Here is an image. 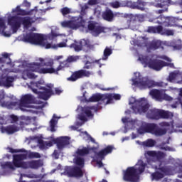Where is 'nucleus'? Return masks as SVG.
<instances>
[{
    "mask_svg": "<svg viewBox=\"0 0 182 182\" xmlns=\"http://www.w3.org/2000/svg\"><path fill=\"white\" fill-rule=\"evenodd\" d=\"M156 170H159V171H161L162 173H166L167 171V169H166V167L162 166L161 167V162H160V164L159 166H155Z\"/></svg>",
    "mask_w": 182,
    "mask_h": 182,
    "instance_id": "52",
    "label": "nucleus"
},
{
    "mask_svg": "<svg viewBox=\"0 0 182 182\" xmlns=\"http://www.w3.org/2000/svg\"><path fill=\"white\" fill-rule=\"evenodd\" d=\"M9 25L11 26L13 33H16V32H18V29L21 28V23H10Z\"/></svg>",
    "mask_w": 182,
    "mask_h": 182,
    "instance_id": "46",
    "label": "nucleus"
},
{
    "mask_svg": "<svg viewBox=\"0 0 182 182\" xmlns=\"http://www.w3.org/2000/svg\"><path fill=\"white\" fill-rule=\"evenodd\" d=\"M53 60L50 59L48 61H46L43 65V66H46L48 68H41V67L42 66L41 63H36L33 64H31L29 69L31 72H37V73H40L41 75H46L48 73H49L50 75H52V73H55L56 75H58V72L59 70H62V65H60L56 69H55L53 68Z\"/></svg>",
    "mask_w": 182,
    "mask_h": 182,
    "instance_id": "5",
    "label": "nucleus"
},
{
    "mask_svg": "<svg viewBox=\"0 0 182 182\" xmlns=\"http://www.w3.org/2000/svg\"><path fill=\"white\" fill-rule=\"evenodd\" d=\"M164 66H169V68H171L172 69H174V63H166V61H163V68Z\"/></svg>",
    "mask_w": 182,
    "mask_h": 182,
    "instance_id": "56",
    "label": "nucleus"
},
{
    "mask_svg": "<svg viewBox=\"0 0 182 182\" xmlns=\"http://www.w3.org/2000/svg\"><path fill=\"white\" fill-rule=\"evenodd\" d=\"M139 60H141L142 63L146 65V66L150 69H153L154 70H156L157 72L163 69V60H151L150 57L147 55H142L139 58Z\"/></svg>",
    "mask_w": 182,
    "mask_h": 182,
    "instance_id": "9",
    "label": "nucleus"
},
{
    "mask_svg": "<svg viewBox=\"0 0 182 182\" xmlns=\"http://www.w3.org/2000/svg\"><path fill=\"white\" fill-rule=\"evenodd\" d=\"M58 36H59V34L55 33L53 31H51V33L46 36V39L47 41H55Z\"/></svg>",
    "mask_w": 182,
    "mask_h": 182,
    "instance_id": "44",
    "label": "nucleus"
},
{
    "mask_svg": "<svg viewBox=\"0 0 182 182\" xmlns=\"http://www.w3.org/2000/svg\"><path fill=\"white\" fill-rule=\"evenodd\" d=\"M62 174L67 176V177H75V178H80L84 175L82 168L79 166H65Z\"/></svg>",
    "mask_w": 182,
    "mask_h": 182,
    "instance_id": "11",
    "label": "nucleus"
},
{
    "mask_svg": "<svg viewBox=\"0 0 182 182\" xmlns=\"http://www.w3.org/2000/svg\"><path fill=\"white\" fill-rule=\"evenodd\" d=\"M173 48L175 50H180L182 49V46L180 44H176V45L173 46Z\"/></svg>",
    "mask_w": 182,
    "mask_h": 182,
    "instance_id": "59",
    "label": "nucleus"
},
{
    "mask_svg": "<svg viewBox=\"0 0 182 182\" xmlns=\"http://www.w3.org/2000/svg\"><path fill=\"white\" fill-rule=\"evenodd\" d=\"M149 22L154 23H176L177 22H182V18H178L173 16L165 17L160 16L159 17L154 19H150Z\"/></svg>",
    "mask_w": 182,
    "mask_h": 182,
    "instance_id": "12",
    "label": "nucleus"
},
{
    "mask_svg": "<svg viewBox=\"0 0 182 182\" xmlns=\"http://www.w3.org/2000/svg\"><path fill=\"white\" fill-rule=\"evenodd\" d=\"M10 119H11V123H16L19 120V117L15 114L10 115Z\"/></svg>",
    "mask_w": 182,
    "mask_h": 182,
    "instance_id": "54",
    "label": "nucleus"
},
{
    "mask_svg": "<svg viewBox=\"0 0 182 182\" xmlns=\"http://www.w3.org/2000/svg\"><path fill=\"white\" fill-rule=\"evenodd\" d=\"M146 154L149 157H154V159H156L158 161H160V160H163V159L164 158V153L161 151L156 152V151H147Z\"/></svg>",
    "mask_w": 182,
    "mask_h": 182,
    "instance_id": "28",
    "label": "nucleus"
},
{
    "mask_svg": "<svg viewBox=\"0 0 182 182\" xmlns=\"http://www.w3.org/2000/svg\"><path fill=\"white\" fill-rule=\"evenodd\" d=\"M124 18H129L134 21H139V22H144L146 19V16L144 14H124Z\"/></svg>",
    "mask_w": 182,
    "mask_h": 182,
    "instance_id": "27",
    "label": "nucleus"
},
{
    "mask_svg": "<svg viewBox=\"0 0 182 182\" xmlns=\"http://www.w3.org/2000/svg\"><path fill=\"white\" fill-rule=\"evenodd\" d=\"M107 100L105 105H110V101L112 100V95L107 94H95L90 97V102H104Z\"/></svg>",
    "mask_w": 182,
    "mask_h": 182,
    "instance_id": "16",
    "label": "nucleus"
},
{
    "mask_svg": "<svg viewBox=\"0 0 182 182\" xmlns=\"http://www.w3.org/2000/svg\"><path fill=\"white\" fill-rule=\"evenodd\" d=\"M127 6L132 8V9H139L140 11H144V6H146V3L142 0H138L136 2L127 1Z\"/></svg>",
    "mask_w": 182,
    "mask_h": 182,
    "instance_id": "19",
    "label": "nucleus"
},
{
    "mask_svg": "<svg viewBox=\"0 0 182 182\" xmlns=\"http://www.w3.org/2000/svg\"><path fill=\"white\" fill-rule=\"evenodd\" d=\"M92 153H96V147H83L82 149H77L76 154L77 156H87V154H92Z\"/></svg>",
    "mask_w": 182,
    "mask_h": 182,
    "instance_id": "20",
    "label": "nucleus"
},
{
    "mask_svg": "<svg viewBox=\"0 0 182 182\" xmlns=\"http://www.w3.org/2000/svg\"><path fill=\"white\" fill-rule=\"evenodd\" d=\"M132 82L134 86L140 87V89H150L159 86V82H156L147 77H141V75H139L138 77L134 78Z\"/></svg>",
    "mask_w": 182,
    "mask_h": 182,
    "instance_id": "8",
    "label": "nucleus"
},
{
    "mask_svg": "<svg viewBox=\"0 0 182 182\" xmlns=\"http://www.w3.org/2000/svg\"><path fill=\"white\" fill-rule=\"evenodd\" d=\"M102 160L101 159H97L96 160V163L98 165V166L100 168V167H103L104 164H103V162H102Z\"/></svg>",
    "mask_w": 182,
    "mask_h": 182,
    "instance_id": "61",
    "label": "nucleus"
},
{
    "mask_svg": "<svg viewBox=\"0 0 182 182\" xmlns=\"http://www.w3.org/2000/svg\"><path fill=\"white\" fill-rule=\"evenodd\" d=\"M58 117H56L55 114H53V118L50 121V132H56V124H58V120H56Z\"/></svg>",
    "mask_w": 182,
    "mask_h": 182,
    "instance_id": "37",
    "label": "nucleus"
},
{
    "mask_svg": "<svg viewBox=\"0 0 182 182\" xmlns=\"http://www.w3.org/2000/svg\"><path fill=\"white\" fill-rule=\"evenodd\" d=\"M27 77L28 79H36L38 77L37 75H36L33 73L28 72L27 73Z\"/></svg>",
    "mask_w": 182,
    "mask_h": 182,
    "instance_id": "57",
    "label": "nucleus"
},
{
    "mask_svg": "<svg viewBox=\"0 0 182 182\" xmlns=\"http://www.w3.org/2000/svg\"><path fill=\"white\" fill-rule=\"evenodd\" d=\"M168 5H171V0H156L154 3V6L156 8H163Z\"/></svg>",
    "mask_w": 182,
    "mask_h": 182,
    "instance_id": "33",
    "label": "nucleus"
},
{
    "mask_svg": "<svg viewBox=\"0 0 182 182\" xmlns=\"http://www.w3.org/2000/svg\"><path fill=\"white\" fill-rule=\"evenodd\" d=\"M8 150L9 153H23L13 155V163L11 161H6L1 165L3 168H9L10 170H15L16 168H26V161L23 160H27L28 159H41V154L38 152L28 151L25 149H14L13 148L9 147Z\"/></svg>",
    "mask_w": 182,
    "mask_h": 182,
    "instance_id": "2",
    "label": "nucleus"
},
{
    "mask_svg": "<svg viewBox=\"0 0 182 182\" xmlns=\"http://www.w3.org/2000/svg\"><path fill=\"white\" fill-rule=\"evenodd\" d=\"M156 127L157 124L155 123H146L141 126V130H142L143 133H151L154 134Z\"/></svg>",
    "mask_w": 182,
    "mask_h": 182,
    "instance_id": "21",
    "label": "nucleus"
},
{
    "mask_svg": "<svg viewBox=\"0 0 182 182\" xmlns=\"http://www.w3.org/2000/svg\"><path fill=\"white\" fill-rule=\"evenodd\" d=\"M19 119L25 122L26 124H27V126L32 123V117H26L25 115H22L19 117Z\"/></svg>",
    "mask_w": 182,
    "mask_h": 182,
    "instance_id": "43",
    "label": "nucleus"
},
{
    "mask_svg": "<svg viewBox=\"0 0 182 182\" xmlns=\"http://www.w3.org/2000/svg\"><path fill=\"white\" fill-rule=\"evenodd\" d=\"M25 29H28L29 31H31L32 32H35V31H36V28L33 27L31 29H29V28H31V26H32V23H23V24Z\"/></svg>",
    "mask_w": 182,
    "mask_h": 182,
    "instance_id": "51",
    "label": "nucleus"
},
{
    "mask_svg": "<svg viewBox=\"0 0 182 182\" xmlns=\"http://www.w3.org/2000/svg\"><path fill=\"white\" fill-rule=\"evenodd\" d=\"M5 99V91H0V100H4Z\"/></svg>",
    "mask_w": 182,
    "mask_h": 182,
    "instance_id": "60",
    "label": "nucleus"
},
{
    "mask_svg": "<svg viewBox=\"0 0 182 182\" xmlns=\"http://www.w3.org/2000/svg\"><path fill=\"white\" fill-rule=\"evenodd\" d=\"M147 32L149 33H161V35H166V36H174V31L165 29L163 32V26H161L149 27Z\"/></svg>",
    "mask_w": 182,
    "mask_h": 182,
    "instance_id": "15",
    "label": "nucleus"
},
{
    "mask_svg": "<svg viewBox=\"0 0 182 182\" xmlns=\"http://www.w3.org/2000/svg\"><path fill=\"white\" fill-rule=\"evenodd\" d=\"M81 6V15H85L86 10L89 9V6L87 4H85L84 6L80 5Z\"/></svg>",
    "mask_w": 182,
    "mask_h": 182,
    "instance_id": "53",
    "label": "nucleus"
},
{
    "mask_svg": "<svg viewBox=\"0 0 182 182\" xmlns=\"http://www.w3.org/2000/svg\"><path fill=\"white\" fill-rule=\"evenodd\" d=\"M38 144L40 145V149L42 150H45L46 149H49V147H52L53 144H55V139L53 141H43L42 139L38 140Z\"/></svg>",
    "mask_w": 182,
    "mask_h": 182,
    "instance_id": "29",
    "label": "nucleus"
},
{
    "mask_svg": "<svg viewBox=\"0 0 182 182\" xmlns=\"http://www.w3.org/2000/svg\"><path fill=\"white\" fill-rule=\"evenodd\" d=\"M84 46H87V41L85 39L80 40L78 43H72L70 48H73L75 52H80L83 49Z\"/></svg>",
    "mask_w": 182,
    "mask_h": 182,
    "instance_id": "25",
    "label": "nucleus"
},
{
    "mask_svg": "<svg viewBox=\"0 0 182 182\" xmlns=\"http://www.w3.org/2000/svg\"><path fill=\"white\" fill-rule=\"evenodd\" d=\"M2 133H7V134H14L16 132H19V127L15 124L8 125L7 127H1Z\"/></svg>",
    "mask_w": 182,
    "mask_h": 182,
    "instance_id": "24",
    "label": "nucleus"
},
{
    "mask_svg": "<svg viewBox=\"0 0 182 182\" xmlns=\"http://www.w3.org/2000/svg\"><path fill=\"white\" fill-rule=\"evenodd\" d=\"M3 58H4L6 61V64L9 65V63H11L12 62V60H11V58L9 57V54L7 53H4L2 54Z\"/></svg>",
    "mask_w": 182,
    "mask_h": 182,
    "instance_id": "49",
    "label": "nucleus"
},
{
    "mask_svg": "<svg viewBox=\"0 0 182 182\" xmlns=\"http://www.w3.org/2000/svg\"><path fill=\"white\" fill-rule=\"evenodd\" d=\"M23 5H24V6H26L27 8H29V6H31V3L28 1V0H24L23 2Z\"/></svg>",
    "mask_w": 182,
    "mask_h": 182,
    "instance_id": "63",
    "label": "nucleus"
},
{
    "mask_svg": "<svg viewBox=\"0 0 182 182\" xmlns=\"http://www.w3.org/2000/svg\"><path fill=\"white\" fill-rule=\"evenodd\" d=\"M54 144L57 145L58 150H63L66 146L70 144V137L69 136H60L54 139Z\"/></svg>",
    "mask_w": 182,
    "mask_h": 182,
    "instance_id": "18",
    "label": "nucleus"
},
{
    "mask_svg": "<svg viewBox=\"0 0 182 182\" xmlns=\"http://www.w3.org/2000/svg\"><path fill=\"white\" fill-rule=\"evenodd\" d=\"M61 13L63 14V15H68V14H70V9L69 8H63L61 9Z\"/></svg>",
    "mask_w": 182,
    "mask_h": 182,
    "instance_id": "55",
    "label": "nucleus"
},
{
    "mask_svg": "<svg viewBox=\"0 0 182 182\" xmlns=\"http://www.w3.org/2000/svg\"><path fill=\"white\" fill-rule=\"evenodd\" d=\"M43 166V163L41 159L36 160V161H26V168H33L34 170H38L40 167Z\"/></svg>",
    "mask_w": 182,
    "mask_h": 182,
    "instance_id": "23",
    "label": "nucleus"
},
{
    "mask_svg": "<svg viewBox=\"0 0 182 182\" xmlns=\"http://www.w3.org/2000/svg\"><path fill=\"white\" fill-rule=\"evenodd\" d=\"M149 93L151 96H152V97L156 99L158 102H163V100H168L170 102L171 100H173V98L164 93L163 90L154 89L151 90Z\"/></svg>",
    "mask_w": 182,
    "mask_h": 182,
    "instance_id": "13",
    "label": "nucleus"
},
{
    "mask_svg": "<svg viewBox=\"0 0 182 182\" xmlns=\"http://www.w3.org/2000/svg\"><path fill=\"white\" fill-rule=\"evenodd\" d=\"M93 68H95V65H93L90 61L87 60L83 67V70L75 71L72 73L70 77L67 78V80H68V82H76L78 79L89 77L92 75V73L86 70L85 69H92Z\"/></svg>",
    "mask_w": 182,
    "mask_h": 182,
    "instance_id": "7",
    "label": "nucleus"
},
{
    "mask_svg": "<svg viewBox=\"0 0 182 182\" xmlns=\"http://www.w3.org/2000/svg\"><path fill=\"white\" fill-rule=\"evenodd\" d=\"M75 163L77 167H80V168H83L85 167V159L80 156H77L75 158Z\"/></svg>",
    "mask_w": 182,
    "mask_h": 182,
    "instance_id": "38",
    "label": "nucleus"
},
{
    "mask_svg": "<svg viewBox=\"0 0 182 182\" xmlns=\"http://www.w3.org/2000/svg\"><path fill=\"white\" fill-rule=\"evenodd\" d=\"M33 103V97L31 94L23 95L20 100V110L22 112H32L31 109H26L28 105Z\"/></svg>",
    "mask_w": 182,
    "mask_h": 182,
    "instance_id": "14",
    "label": "nucleus"
},
{
    "mask_svg": "<svg viewBox=\"0 0 182 182\" xmlns=\"http://www.w3.org/2000/svg\"><path fill=\"white\" fill-rule=\"evenodd\" d=\"M14 80H15L14 77L7 76L4 83V86L6 87H11V86H12V83H14Z\"/></svg>",
    "mask_w": 182,
    "mask_h": 182,
    "instance_id": "41",
    "label": "nucleus"
},
{
    "mask_svg": "<svg viewBox=\"0 0 182 182\" xmlns=\"http://www.w3.org/2000/svg\"><path fill=\"white\" fill-rule=\"evenodd\" d=\"M136 173L139 171V173L141 174V173H144V170H146V167H147V164L144 163L143 160L140 159L136 163Z\"/></svg>",
    "mask_w": 182,
    "mask_h": 182,
    "instance_id": "32",
    "label": "nucleus"
},
{
    "mask_svg": "<svg viewBox=\"0 0 182 182\" xmlns=\"http://www.w3.org/2000/svg\"><path fill=\"white\" fill-rule=\"evenodd\" d=\"M159 126L161 127H170L171 128L172 130H177V129H182V123H173V122H162L159 124Z\"/></svg>",
    "mask_w": 182,
    "mask_h": 182,
    "instance_id": "26",
    "label": "nucleus"
},
{
    "mask_svg": "<svg viewBox=\"0 0 182 182\" xmlns=\"http://www.w3.org/2000/svg\"><path fill=\"white\" fill-rule=\"evenodd\" d=\"M110 6H112V8H120V3H119V1L110 3Z\"/></svg>",
    "mask_w": 182,
    "mask_h": 182,
    "instance_id": "58",
    "label": "nucleus"
},
{
    "mask_svg": "<svg viewBox=\"0 0 182 182\" xmlns=\"http://www.w3.org/2000/svg\"><path fill=\"white\" fill-rule=\"evenodd\" d=\"M33 12H36V10L33 9L31 11H26L21 9V6H17L15 9L11 10V14H16L17 15H21L25 16L26 15H32Z\"/></svg>",
    "mask_w": 182,
    "mask_h": 182,
    "instance_id": "22",
    "label": "nucleus"
},
{
    "mask_svg": "<svg viewBox=\"0 0 182 182\" xmlns=\"http://www.w3.org/2000/svg\"><path fill=\"white\" fill-rule=\"evenodd\" d=\"M151 177L152 181H159V180L164 178V174L161 172L156 171L151 173Z\"/></svg>",
    "mask_w": 182,
    "mask_h": 182,
    "instance_id": "36",
    "label": "nucleus"
},
{
    "mask_svg": "<svg viewBox=\"0 0 182 182\" xmlns=\"http://www.w3.org/2000/svg\"><path fill=\"white\" fill-rule=\"evenodd\" d=\"M107 95H110L112 97V100H110L109 103H112V102H113V99H114L115 100H120V99H122V96L120 95V94H107Z\"/></svg>",
    "mask_w": 182,
    "mask_h": 182,
    "instance_id": "48",
    "label": "nucleus"
},
{
    "mask_svg": "<svg viewBox=\"0 0 182 182\" xmlns=\"http://www.w3.org/2000/svg\"><path fill=\"white\" fill-rule=\"evenodd\" d=\"M84 113L86 114L87 117H93V114L88 107L85 108Z\"/></svg>",
    "mask_w": 182,
    "mask_h": 182,
    "instance_id": "50",
    "label": "nucleus"
},
{
    "mask_svg": "<svg viewBox=\"0 0 182 182\" xmlns=\"http://www.w3.org/2000/svg\"><path fill=\"white\" fill-rule=\"evenodd\" d=\"M31 85L32 92L38 95V99L49 100L50 97L55 95L53 90H52L53 87V85L52 84H47L46 87H42L41 85H43V81L39 80L36 82H31Z\"/></svg>",
    "mask_w": 182,
    "mask_h": 182,
    "instance_id": "4",
    "label": "nucleus"
},
{
    "mask_svg": "<svg viewBox=\"0 0 182 182\" xmlns=\"http://www.w3.org/2000/svg\"><path fill=\"white\" fill-rule=\"evenodd\" d=\"M134 113L141 114V113H146L147 119L151 120H160V119H171L173 117V113L168 111H164L159 109H150V105L147 102V100L141 98V100L136 101L135 105L132 106Z\"/></svg>",
    "mask_w": 182,
    "mask_h": 182,
    "instance_id": "1",
    "label": "nucleus"
},
{
    "mask_svg": "<svg viewBox=\"0 0 182 182\" xmlns=\"http://www.w3.org/2000/svg\"><path fill=\"white\" fill-rule=\"evenodd\" d=\"M79 119L81 120V122H87V118H86V116L85 115H80Z\"/></svg>",
    "mask_w": 182,
    "mask_h": 182,
    "instance_id": "62",
    "label": "nucleus"
},
{
    "mask_svg": "<svg viewBox=\"0 0 182 182\" xmlns=\"http://www.w3.org/2000/svg\"><path fill=\"white\" fill-rule=\"evenodd\" d=\"M58 48H66V43L65 42H61L58 44Z\"/></svg>",
    "mask_w": 182,
    "mask_h": 182,
    "instance_id": "64",
    "label": "nucleus"
},
{
    "mask_svg": "<svg viewBox=\"0 0 182 182\" xmlns=\"http://www.w3.org/2000/svg\"><path fill=\"white\" fill-rule=\"evenodd\" d=\"M63 23H85V21H83V18L82 16H75L71 17L70 20L67 22L64 21Z\"/></svg>",
    "mask_w": 182,
    "mask_h": 182,
    "instance_id": "35",
    "label": "nucleus"
},
{
    "mask_svg": "<svg viewBox=\"0 0 182 182\" xmlns=\"http://www.w3.org/2000/svg\"><path fill=\"white\" fill-rule=\"evenodd\" d=\"M161 41L160 40L154 41L149 43V49L151 50H157V49H160V48L164 49L163 46H161Z\"/></svg>",
    "mask_w": 182,
    "mask_h": 182,
    "instance_id": "34",
    "label": "nucleus"
},
{
    "mask_svg": "<svg viewBox=\"0 0 182 182\" xmlns=\"http://www.w3.org/2000/svg\"><path fill=\"white\" fill-rule=\"evenodd\" d=\"M0 35L6 38H9L12 35L11 29L8 30V27H6L5 23H0Z\"/></svg>",
    "mask_w": 182,
    "mask_h": 182,
    "instance_id": "30",
    "label": "nucleus"
},
{
    "mask_svg": "<svg viewBox=\"0 0 182 182\" xmlns=\"http://www.w3.org/2000/svg\"><path fill=\"white\" fill-rule=\"evenodd\" d=\"M23 42L27 43H31L32 45H38L41 48H45V49H50L53 48L52 43H48V41L45 39L43 35L37 33H28L23 36Z\"/></svg>",
    "mask_w": 182,
    "mask_h": 182,
    "instance_id": "6",
    "label": "nucleus"
},
{
    "mask_svg": "<svg viewBox=\"0 0 182 182\" xmlns=\"http://www.w3.org/2000/svg\"><path fill=\"white\" fill-rule=\"evenodd\" d=\"M167 133V129H161L159 127V126L156 125V128L155 129V131L154 132V134L155 136H164Z\"/></svg>",
    "mask_w": 182,
    "mask_h": 182,
    "instance_id": "39",
    "label": "nucleus"
},
{
    "mask_svg": "<svg viewBox=\"0 0 182 182\" xmlns=\"http://www.w3.org/2000/svg\"><path fill=\"white\" fill-rule=\"evenodd\" d=\"M113 53V50L109 47H106L104 50V55L102 57V60H106L108 59L109 56Z\"/></svg>",
    "mask_w": 182,
    "mask_h": 182,
    "instance_id": "40",
    "label": "nucleus"
},
{
    "mask_svg": "<svg viewBox=\"0 0 182 182\" xmlns=\"http://www.w3.org/2000/svg\"><path fill=\"white\" fill-rule=\"evenodd\" d=\"M139 178L137 169H136L134 166L128 167L126 171H124V181L139 182Z\"/></svg>",
    "mask_w": 182,
    "mask_h": 182,
    "instance_id": "10",
    "label": "nucleus"
},
{
    "mask_svg": "<svg viewBox=\"0 0 182 182\" xmlns=\"http://www.w3.org/2000/svg\"><path fill=\"white\" fill-rule=\"evenodd\" d=\"M63 28H68L71 31H80L85 33H91L92 36L97 38L100 33L105 32V27L99 26L96 23H88L87 26L83 23H62Z\"/></svg>",
    "mask_w": 182,
    "mask_h": 182,
    "instance_id": "3",
    "label": "nucleus"
},
{
    "mask_svg": "<svg viewBox=\"0 0 182 182\" xmlns=\"http://www.w3.org/2000/svg\"><path fill=\"white\" fill-rule=\"evenodd\" d=\"M7 106L9 109H16L17 107L21 109V102H7Z\"/></svg>",
    "mask_w": 182,
    "mask_h": 182,
    "instance_id": "42",
    "label": "nucleus"
},
{
    "mask_svg": "<svg viewBox=\"0 0 182 182\" xmlns=\"http://www.w3.org/2000/svg\"><path fill=\"white\" fill-rule=\"evenodd\" d=\"M113 151L112 146H107L104 149H102L99 152H97V148L96 147L95 152H93L95 154V157L96 160H105V157L107 156V154H110Z\"/></svg>",
    "mask_w": 182,
    "mask_h": 182,
    "instance_id": "17",
    "label": "nucleus"
},
{
    "mask_svg": "<svg viewBox=\"0 0 182 182\" xmlns=\"http://www.w3.org/2000/svg\"><path fill=\"white\" fill-rule=\"evenodd\" d=\"M156 145V141L154 139H148L146 141L144 142V146L146 147H154Z\"/></svg>",
    "mask_w": 182,
    "mask_h": 182,
    "instance_id": "45",
    "label": "nucleus"
},
{
    "mask_svg": "<svg viewBox=\"0 0 182 182\" xmlns=\"http://www.w3.org/2000/svg\"><path fill=\"white\" fill-rule=\"evenodd\" d=\"M102 18L108 22H112L114 18V14H113V11H112V10L107 9L106 11L102 14Z\"/></svg>",
    "mask_w": 182,
    "mask_h": 182,
    "instance_id": "31",
    "label": "nucleus"
},
{
    "mask_svg": "<svg viewBox=\"0 0 182 182\" xmlns=\"http://www.w3.org/2000/svg\"><path fill=\"white\" fill-rule=\"evenodd\" d=\"M77 60H79V56L77 55H70L67 58L68 63H72V62H77Z\"/></svg>",
    "mask_w": 182,
    "mask_h": 182,
    "instance_id": "47",
    "label": "nucleus"
}]
</instances>
